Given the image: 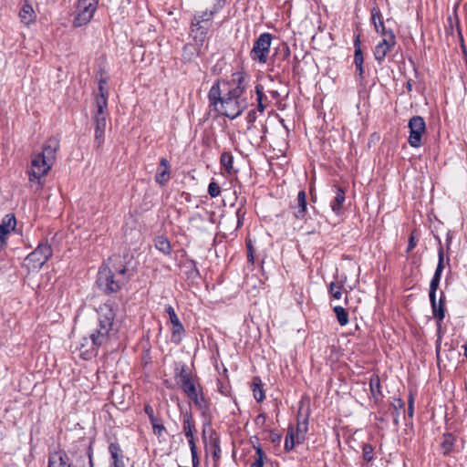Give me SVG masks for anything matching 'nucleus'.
Here are the masks:
<instances>
[{"label":"nucleus","instance_id":"nucleus-1","mask_svg":"<svg viewBox=\"0 0 467 467\" xmlns=\"http://www.w3.org/2000/svg\"><path fill=\"white\" fill-rule=\"evenodd\" d=\"M99 323L88 337H83L78 347L79 357L84 360H89L97 357L99 348L109 340V333L113 327L116 317L115 311L109 304H104L98 310Z\"/></svg>","mask_w":467,"mask_h":467},{"label":"nucleus","instance_id":"nucleus-2","mask_svg":"<svg viewBox=\"0 0 467 467\" xmlns=\"http://www.w3.org/2000/svg\"><path fill=\"white\" fill-rule=\"evenodd\" d=\"M208 100L211 110H214L230 119H236L249 107L245 96L232 95L230 90L222 95L220 79H217L211 87L208 92Z\"/></svg>","mask_w":467,"mask_h":467},{"label":"nucleus","instance_id":"nucleus-3","mask_svg":"<svg viewBox=\"0 0 467 467\" xmlns=\"http://www.w3.org/2000/svg\"><path fill=\"white\" fill-rule=\"evenodd\" d=\"M110 265L103 263L98 271L96 284L106 295L116 294L130 281V275L119 256L109 258Z\"/></svg>","mask_w":467,"mask_h":467},{"label":"nucleus","instance_id":"nucleus-4","mask_svg":"<svg viewBox=\"0 0 467 467\" xmlns=\"http://www.w3.org/2000/svg\"><path fill=\"white\" fill-rule=\"evenodd\" d=\"M53 250L47 242H41L37 244L34 251H32L24 261V266L28 271L37 272L52 256Z\"/></svg>","mask_w":467,"mask_h":467},{"label":"nucleus","instance_id":"nucleus-5","mask_svg":"<svg viewBox=\"0 0 467 467\" xmlns=\"http://www.w3.org/2000/svg\"><path fill=\"white\" fill-rule=\"evenodd\" d=\"M53 165V163L47 161L43 156L38 154L34 155L27 171L31 186L36 184L37 188H41L43 185L41 179L49 172Z\"/></svg>","mask_w":467,"mask_h":467},{"label":"nucleus","instance_id":"nucleus-6","mask_svg":"<svg viewBox=\"0 0 467 467\" xmlns=\"http://www.w3.org/2000/svg\"><path fill=\"white\" fill-rule=\"evenodd\" d=\"M92 119L95 126L94 144L99 150L104 143L107 125V109L104 99H99L98 109H96Z\"/></svg>","mask_w":467,"mask_h":467},{"label":"nucleus","instance_id":"nucleus-7","mask_svg":"<svg viewBox=\"0 0 467 467\" xmlns=\"http://www.w3.org/2000/svg\"><path fill=\"white\" fill-rule=\"evenodd\" d=\"M182 429L190 446L192 467H198L200 461L194 438L196 427L191 411H186L182 414Z\"/></svg>","mask_w":467,"mask_h":467},{"label":"nucleus","instance_id":"nucleus-8","mask_svg":"<svg viewBox=\"0 0 467 467\" xmlns=\"http://www.w3.org/2000/svg\"><path fill=\"white\" fill-rule=\"evenodd\" d=\"M273 36L270 33H262L254 42L250 57L260 64H265L270 52Z\"/></svg>","mask_w":467,"mask_h":467},{"label":"nucleus","instance_id":"nucleus-9","mask_svg":"<svg viewBox=\"0 0 467 467\" xmlns=\"http://www.w3.org/2000/svg\"><path fill=\"white\" fill-rule=\"evenodd\" d=\"M99 0H78V14L74 17L73 25L80 27L87 25L97 11Z\"/></svg>","mask_w":467,"mask_h":467},{"label":"nucleus","instance_id":"nucleus-10","mask_svg":"<svg viewBox=\"0 0 467 467\" xmlns=\"http://www.w3.org/2000/svg\"><path fill=\"white\" fill-rule=\"evenodd\" d=\"M250 81L249 75L244 71H236L231 75L229 80H223L221 83L228 87L227 90L232 91V95L238 94L244 96Z\"/></svg>","mask_w":467,"mask_h":467},{"label":"nucleus","instance_id":"nucleus-11","mask_svg":"<svg viewBox=\"0 0 467 467\" xmlns=\"http://www.w3.org/2000/svg\"><path fill=\"white\" fill-rule=\"evenodd\" d=\"M194 404V406L205 414L210 410V403L208 399L204 395L203 387L201 382H196L187 389L182 391Z\"/></svg>","mask_w":467,"mask_h":467},{"label":"nucleus","instance_id":"nucleus-12","mask_svg":"<svg viewBox=\"0 0 467 467\" xmlns=\"http://www.w3.org/2000/svg\"><path fill=\"white\" fill-rule=\"evenodd\" d=\"M174 379L182 391L200 381L199 377L193 375L185 363L181 362L175 364Z\"/></svg>","mask_w":467,"mask_h":467},{"label":"nucleus","instance_id":"nucleus-13","mask_svg":"<svg viewBox=\"0 0 467 467\" xmlns=\"http://www.w3.org/2000/svg\"><path fill=\"white\" fill-rule=\"evenodd\" d=\"M410 136L408 142L412 148L421 146V136L426 130L425 120L420 116H413L409 120Z\"/></svg>","mask_w":467,"mask_h":467},{"label":"nucleus","instance_id":"nucleus-14","mask_svg":"<svg viewBox=\"0 0 467 467\" xmlns=\"http://www.w3.org/2000/svg\"><path fill=\"white\" fill-rule=\"evenodd\" d=\"M389 36L383 37L381 41H379L374 48V58L377 61L378 65L381 66L385 61L387 55L391 51V49L396 46L397 40L396 36L392 29H389Z\"/></svg>","mask_w":467,"mask_h":467},{"label":"nucleus","instance_id":"nucleus-15","mask_svg":"<svg viewBox=\"0 0 467 467\" xmlns=\"http://www.w3.org/2000/svg\"><path fill=\"white\" fill-rule=\"evenodd\" d=\"M165 312L168 314L171 324V342L179 345L185 336V328L171 305L166 306Z\"/></svg>","mask_w":467,"mask_h":467},{"label":"nucleus","instance_id":"nucleus-16","mask_svg":"<svg viewBox=\"0 0 467 467\" xmlns=\"http://www.w3.org/2000/svg\"><path fill=\"white\" fill-rule=\"evenodd\" d=\"M439 248H438V264L435 269V272L432 275V278L430 283V290L429 295H435L439 288V285L441 282L442 271L444 269V251L441 245V240H439Z\"/></svg>","mask_w":467,"mask_h":467},{"label":"nucleus","instance_id":"nucleus-17","mask_svg":"<svg viewBox=\"0 0 467 467\" xmlns=\"http://www.w3.org/2000/svg\"><path fill=\"white\" fill-rule=\"evenodd\" d=\"M60 149V140L57 137L48 138L43 144L41 152L37 153L43 156L47 161L55 163L57 160V151Z\"/></svg>","mask_w":467,"mask_h":467},{"label":"nucleus","instance_id":"nucleus-18","mask_svg":"<svg viewBox=\"0 0 467 467\" xmlns=\"http://www.w3.org/2000/svg\"><path fill=\"white\" fill-rule=\"evenodd\" d=\"M296 219L305 220L307 213L306 193L305 190H300L294 202L290 204Z\"/></svg>","mask_w":467,"mask_h":467},{"label":"nucleus","instance_id":"nucleus-19","mask_svg":"<svg viewBox=\"0 0 467 467\" xmlns=\"http://www.w3.org/2000/svg\"><path fill=\"white\" fill-rule=\"evenodd\" d=\"M47 467H73L72 462L64 450L55 451L48 455Z\"/></svg>","mask_w":467,"mask_h":467},{"label":"nucleus","instance_id":"nucleus-20","mask_svg":"<svg viewBox=\"0 0 467 467\" xmlns=\"http://www.w3.org/2000/svg\"><path fill=\"white\" fill-rule=\"evenodd\" d=\"M10 233L20 234L16 229V219L14 213H8L2 219V247L5 244V236Z\"/></svg>","mask_w":467,"mask_h":467},{"label":"nucleus","instance_id":"nucleus-21","mask_svg":"<svg viewBox=\"0 0 467 467\" xmlns=\"http://www.w3.org/2000/svg\"><path fill=\"white\" fill-rule=\"evenodd\" d=\"M36 14L29 3H25L19 11V18L20 22L29 27L32 24H35L36 21Z\"/></svg>","mask_w":467,"mask_h":467},{"label":"nucleus","instance_id":"nucleus-22","mask_svg":"<svg viewBox=\"0 0 467 467\" xmlns=\"http://www.w3.org/2000/svg\"><path fill=\"white\" fill-rule=\"evenodd\" d=\"M171 165L166 158H161L155 175V181L161 186H164L170 180Z\"/></svg>","mask_w":467,"mask_h":467},{"label":"nucleus","instance_id":"nucleus-23","mask_svg":"<svg viewBox=\"0 0 467 467\" xmlns=\"http://www.w3.org/2000/svg\"><path fill=\"white\" fill-rule=\"evenodd\" d=\"M211 24L198 23L192 19L191 31L195 41L202 44L206 38V35L210 28Z\"/></svg>","mask_w":467,"mask_h":467},{"label":"nucleus","instance_id":"nucleus-24","mask_svg":"<svg viewBox=\"0 0 467 467\" xmlns=\"http://www.w3.org/2000/svg\"><path fill=\"white\" fill-rule=\"evenodd\" d=\"M455 436L451 432H445L442 435V441L441 443V454L444 457H449L454 451L455 443H456Z\"/></svg>","mask_w":467,"mask_h":467},{"label":"nucleus","instance_id":"nucleus-25","mask_svg":"<svg viewBox=\"0 0 467 467\" xmlns=\"http://www.w3.org/2000/svg\"><path fill=\"white\" fill-rule=\"evenodd\" d=\"M109 452L113 460L111 467H125L122 450L118 442H111L109 445Z\"/></svg>","mask_w":467,"mask_h":467},{"label":"nucleus","instance_id":"nucleus-26","mask_svg":"<svg viewBox=\"0 0 467 467\" xmlns=\"http://www.w3.org/2000/svg\"><path fill=\"white\" fill-rule=\"evenodd\" d=\"M346 200V192L341 187H337L336 196L330 203L331 210L337 215H339L343 209V203Z\"/></svg>","mask_w":467,"mask_h":467},{"label":"nucleus","instance_id":"nucleus-27","mask_svg":"<svg viewBox=\"0 0 467 467\" xmlns=\"http://www.w3.org/2000/svg\"><path fill=\"white\" fill-rule=\"evenodd\" d=\"M430 303L431 306V311L433 317L437 320L438 325L443 321L445 317V306L442 305H439L436 301V294L429 295Z\"/></svg>","mask_w":467,"mask_h":467},{"label":"nucleus","instance_id":"nucleus-28","mask_svg":"<svg viewBox=\"0 0 467 467\" xmlns=\"http://www.w3.org/2000/svg\"><path fill=\"white\" fill-rule=\"evenodd\" d=\"M154 246L157 250L161 252L164 255H170L171 254V245L167 237L163 235H158L154 239Z\"/></svg>","mask_w":467,"mask_h":467},{"label":"nucleus","instance_id":"nucleus-29","mask_svg":"<svg viewBox=\"0 0 467 467\" xmlns=\"http://www.w3.org/2000/svg\"><path fill=\"white\" fill-rule=\"evenodd\" d=\"M183 266L186 268L185 275H186L187 278L194 280L201 276V274L197 267V263L195 260L191 259V258L187 259L184 262Z\"/></svg>","mask_w":467,"mask_h":467},{"label":"nucleus","instance_id":"nucleus-30","mask_svg":"<svg viewBox=\"0 0 467 467\" xmlns=\"http://www.w3.org/2000/svg\"><path fill=\"white\" fill-rule=\"evenodd\" d=\"M308 431V418H305L303 420H298L296 431V443L301 444L306 440V434Z\"/></svg>","mask_w":467,"mask_h":467},{"label":"nucleus","instance_id":"nucleus-31","mask_svg":"<svg viewBox=\"0 0 467 467\" xmlns=\"http://www.w3.org/2000/svg\"><path fill=\"white\" fill-rule=\"evenodd\" d=\"M369 389H370L371 395L375 399V400H378L383 397L382 391H381L380 379L378 375H372L370 377Z\"/></svg>","mask_w":467,"mask_h":467},{"label":"nucleus","instance_id":"nucleus-32","mask_svg":"<svg viewBox=\"0 0 467 467\" xmlns=\"http://www.w3.org/2000/svg\"><path fill=\"white\" fill-rule=\"evenodd\" d=\"M252 390L254 400L261 402L265 400V395L262 386V380L259 377H254L252 382Z\"/></svg>","mask_w":467,"mask_h":467},{"label":"nucleus","instance_id":"nucleus-33","mask_svg":"<svg viewBox=\"0 0 467 467\" xmlns=\"http://www.w3.org/2000/svg\"><path fill=\"white\" fill-rule=\"evenodd\" d=\"M220 164L227 173L231 174L234 170V156L230 151H223L220 156Z\"/></svg>","mask_w":467,"mask_h":467},{"label":"nucleus","instance_id":"nucleus-34","mask_svg":"<svg viewBox=\"0 0 467 467\" xmlns=\"http://www.w3.org/2000/svg\"><path fill=\"white\" fill-rule=\"evenodd\" d=\"M354 65H363L364 63V57L361 50V41H360V36L356 35L354 37Z\"/></svg>","mask_w":467,"mask_h":467},{"label":"nucleus","instance_id":"nucleus-35","mask_svg":"<svg viewBox=\"0 0 467 467\" xmlns=\"http://www.w3.org/2000/svg\"><path fill=\"white\" fill-rule=\"evenodd\" d=\"M362 451V459L368 464L372 462L376 459L374 447L370 443H362L361 444Z\"/></svg>","mask_w":467,"mask_h":467},{"label":"nucleus","instance_id":"nucleus-36","mask_svg":"<svg viewBox=\"0 0 467 467\" xmlns=\"http://www.w3.org/2000/svg\"><path fill=\"white\" fill-rule=\"evenodd\" d=\"M333 311L336 315L337 320L341 327H345L348 324V311L340 306H337L333 308Z\"/></svg>","mask_w":467,"mask_h":467},{"label":"nucleus","instance_id":"nucleus-37","mask_svg":"<svg viewBox=\"0 0 467 467\" xmlns=\"http://www.w3.org/2000/svg\"><path fill=\"white\" fill-rule=\"evenodd\" d=\"M296 443L295 431L293 426H289L287 429V434L285 436L284 449L285 451H291Z\"/></svg>","mask_w":467,"mask_h":467},{"label":"nucleus","instance_id":"nucleus-38","mask_svg":"<svg viewBox=\"0 0 467 467\" xmlns=\"http://www.w3.org/2000/svg\"><path fill=\"white\" fill-rule=\"evenodd\" d=\"M216 11H202L194 14L192 20L197 21L198 23H204V24H211V20L213 19V16L215 15Z\"/></svg>","mask_w":467,"mask_h":467},{"label":"nucleus","instance_id":"nucleus-39","mask_svg":"<svg viewBox=\"0 0 467 467\" xmlns=\"http://www.w3.org/2000/svg\"><path fill=\"white\" fill-rule=\"evenodd\" d=\"M405 403L400 398L394 399V402L392 403L393 407V423L398 426L399 425V419L400 414V410L404 409Z\"/></svg>","mask_w":467,"mask_h":467},{"label":"nucleus","instance_id":"nucleus-40","mask_svg":"<svg viewBox=\"0 0 467 467\" xmlns=\"http://www.w3.org/2000/svg\"><path fill=\"white\" fill-rule=\"evenodd\" d=\"M211 445L213 446V458L214 461H219L221 458V447H220V438L216 435L215 437H211Z\"/></svg>","mask_w":467,"mask_h":467},{"label":"nucleus","instance_id":"nucleus-41","mask_svg":"<svg viewBox=\"0 0 467 467\" xmlns=\"http://www.w3.org/2000/svg\"><path fill=\"white\" fill-rule=\"evenodd\" d=\"M342 287L343 286L335 282H331L328 286V293L335 299H340L342 296Z\"/></svg>","mask_w":467,"mask_h":467},{"label":"nucleus","instance_id":"nucleus-42","mask_svg":"<svg viewBox=\"0 0 467 467\" xmlns=\"http://www.w3.org/2000/svg\"><path fill=\"white\" fill-rule=\"evenodd\" d=\"M371 15V23L373 26H376L379 24V22L383 21V16L380 12L379 7L376 5H374L370 10Z\"/></svg>","mask_w":467,"mask_h":467},{"label":"nucleus","instance_id":"nucleus-43","mask_svg":"<svg viewBox=\"0 0 467 467\" xmlns=\"http://www.w3.org/2000/svg\"><path fill=\"white\" fill-rule=\"evenodd\" d=\"M153 430V433L157 436H161L162 433L166 431L164 425L160 422L159 419L156 417L153 421H150Z\"/></svg>","mask_w":467,"mask_h":467},{"label":"nucleus","instance_id":"nucleus-44","mask_svg":"<svg viewBox=\"0 0 467 467\" xmlns=\"http://www.w3.org/2000/svg\"><path fill=\"white\" fill-rule=\"evenodd\" d=\"M208 193L212 198H216L221 193L220 185L215 182H211L208 185Z\"/></svg>","mask_w":467,"mask_h":467},{"label":"nucleus","instance_id":"nucleus-45","mask_svg":"<svg viewBox=\"0 0 467 467\" xmlns=\"http://www.w3.org/2000/svg\"><path fill=\"white\" fill-rule=\"evenodd\" d=\"M254 92L256 95V99H255L256 104H263L264 99H266V97L264 93V87L261 84H257L254 87Z\"/></svg>","mask_w":467,"mask_h":467},{"label":"nucleus","instance_id":"nucleus-46","mask_svg":"<svg viewBox=\"0 0 467 467\" xmlns=\"http://www.w3.org/2000/svg\"><path fill=\"white\" fill-rule=\"evenodd\" d=\"M246 248H247V261H248V263L254 265V248L253 242L251 239L246 240Z\"/></svg>","mask_w":467,"mask_h":467},{"label":"nucleus","instance_id":"nucleus-47","mask_svg":"<svg viewBox=\"0 0 467 467\" xmlns=\"http://www.w3.org/2000/svg\"><path fill=\"white\" fill-rule=\"evenodd\" d=\"M99 93L97 95L96 97V100H95V104H96V109H98V102H99V99L102 98V99H104L105 100V104H106V109L108 108V91H107V88L103 86H99Z\"/></svg>","mask_w":467,"mask_h":467},{"label":"nucleus","instance_id":"nucleus-48","mask_svg":"<svg viewBox=\"0 0 467 467\" xmlns=\"http://www.w3.org/2000/svg\"><path fill=\"white\" fill-rule=\"evenodd\" d=\"M374 28L378 34L383 36L384 37L389 36V29L385 27L384 21L379 22L378 25L374 26Z\"/></svg>","mask_w":467,"mask_h":467},{"label":"nucleus","instance_id":"nucleus-49","mask_svg":"<svg viewBox=\"0 0 467 467\" xmlns=\"http://www.w3.org/2000/svg\"><path fill=\"white\" fill-rule=\"evenodd\" d=\"M246 212L243 207H240L236 211V216H237V228L241 227L243 225V220L245 215Z\"/></svg>","mask_w":467,"mask_h":467},{"label":"nucleus","instance_id":"nucleus-50","mask_svg":"<svg viewBox=\"0 0 467 467\" xmlns=\"http://www.w3.org/2000/svg\"><path fill=\"white\" fill-rule=\"evenodd\" d=\"M257 119V111L255 109H252L248 111L246 116V121L248 124H254Z\"/></svg>","mask_w":467,"mask_h":467},{"label":"nucleus","instance_id":"nucleus-51","mask_svg":"<svg viewBox=\"0 0 467 467\" xmlns=\"http://www.w3.org/2000/svg\"><path fill=\"white\" fill-rule=\"evenodd\" d=\"M417 245L416 238L413 234V233L410 235L409 241H408V246L406 249V253L411 252Z\"/></svg>","mask_w":467,"mask_h":467},{"label":"nucleus","instance_id":"nucleus-52","mask_svg":"<svg viewBox=\"0 0 467 467\" xmlns=\"http://www.w3.org/2000/svg\"><path fill=\"white\" fill-rule=\"evenodd\" d=\"M144 412L147 414V416H148V418H149L150 421H153V420H154V419H156V416H155V414H154L153 408H152L150 405L146 404V405L144 406Z\"/></svg>","mask_w":467,"mask_h":467},{"label":"nucleus","instance_id":"nucleus-53","mask_svg":"<svg viewBox=\"0 0 467 467\" xmlns=\"http://www.w3.org/2000/svg\"><path fill=\"white\" fill-rule=\"evenodd\" d=\"M414 415V405L409 404L407 409V414L404 417L405 420H409L410 423Z\"/></svg>","mask_w":467,"mask_h":467},{"label":"nucleus","instance_id":"nucleus-54","mask_svg":"<svg viewBox=\"0 0 467 467\" xmlns=\"http://www.w3.org/2000/svg\"><path fill=\"white\" fill-rule=\"evenodd\" d=\"M356 67V72H357V75L358 77V80L360 82H363L364 79H365V77H364V67L363 65H355Z\"/></svg>","mask_w":467,"mask_h":467},{"label":"nucleus","instance_id":"nucleus-55","mask_svg":"<svg viewBox=\"0 0 467 467\" xmlns=\"http://www.w3.org/2000/svg\"><path fill=\"white\" fill-rule=\"evenodd\" d=\"M254 448L255 450L256 459L264 462V459L265 458V453L264 450L262 449V447L260 445H258V446H254Z\"/></svg>","mask_w":467,"mask_h":467},{"label":"nucleus","instance_id":"nucleus-56","mask_svg":"<svg viewBox=\"0 0 467 467\" xmlns=\"http://www.w3.org/2000/svg\"><path fill=\"white\" fill-rule=\"evenodd\" d=\"M266 420V416L265 413H260L254 420L255 424L264 425Z\"/></svg>","mask_w":467,"mask_h":467},{"label":"nucleus","instance_id":"nucleus-57","mask_svg":"<svg viewBox=\"0 0 467 467\" xmlns=\"http://www.w3.org/2000/svg\"><path fill=\"white\" fill-rule=\"evenodd\" d=\"M250 467H264V462L255 459L254 462L251 463Z\"/></svg>","mask_w":467,"mask_h":467},{"label":"nucleus","instance_id":"nucleus-58","mask_svg":"<svg viewBox=\"0 0 467 467\" xmlns=\"http://www.w3.org/2000/svg\"><path fill=\"white\" fill-rule=\"evenodd\" d=\"M445 302H446V296H445V294L444 292H441V295H440V299H439V305H442L445 306Z\"/></svg>","mask_w":467,"mask_h":467},{"label":"nucleus","instance_id":"nucleus-59","mask_svg":"<svg viewBox=\"0 0 467 467\" xmlns=\"http://www.w3.org/2000/svg\"><path fill=\"white\" fill-rule=\"evenodd\" d=\"M289 57H290V49H289V47L286 45H285L284 46V55H283V57H284V59H286Z\"/></svg>","mask_w":467,"mask_h":467},{"label":"nucleus","instance_id":"nucleus-60","mask_svg":"<svg viewBox=\"0 0 467 467\" xmlns=\"http://www.w3.org/2000/svg\"><path fill=\"white\" fill-rule=\"evenodd\" d=\"M256 111L260 112V113H263L266 108V105L265 103L263 104H256Z\"/></svg>","mask_w":467,"mask_h":467},{"label":"nucleus","instance_id":"nucleus-61","mask_svg":"<svg viewBox=\"0 0 467 467\" xmlns=\"http://www.w3.org/2000/svg\"><path fill=\"white\" fill-rule=\"evenodd\" d=\"M414 402H415L414 394L412 392H410L409 399H408V405L409 404L414 405Z\"/></svg>","mask_w":467,"mask_h":467},{"label":"nucleus","instance_id":"nucleus-62","mask_svg":"<svg viewBox=\"0 0 467 467\" xmlns=\"http://www.w3.org/2000/svg\"><path fill=\"white\" fill-rule=\"evenodd\" d=\"M218 385H221L218 387V390L223 394V395H226V391L224 390V387H223V384H222V381L221 380H218Z\"/></svg>","mask_w":467,"mask_h":467},{"label":"nucleus","instance_id":"nucleus-63","mask_svg":"<svg viewBox=\"0 0 467 467\" xmlns=\"http://www.w3.org/2000/svg\"><path fill=\"white\" fill-rule=\"evenodd\" d=\"M406 88H407L408 92H410L412 90V82L410 79L407 81Z\"/></svg>","mask_w":467,"mask_h":467},{"label":"nucleus","instance_id":"nucleus-64","mask_svg":"<svg viewBox=\"0 0 467 467\" xmlns=\"http://www.w3.org/2000/svg\"><path fill=\"white\" fill-rule=\"evenodd\" d=\"M463 349H464V356L465 358H467V341L464 343V345L462 346Z\"/></svg>","mask_w":467,"mask_h":467}]
</instances>
